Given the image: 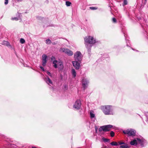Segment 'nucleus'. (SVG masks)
I'll list each match as a JSON object with an SVG mask.
<instances>
[{
	"label": "nucleus",
	"mask_w": 148,
	"mask_h": 148,
	"mask_svg": "<svg viewBox=\"0 0 148 148\" xmlns=\"http://www.w3.org/2000/svg\"><path fill=\"white\" fill-rule=\"evenodd\" d=\"M43 27H45V26H43Z\"/></svg>",
	"instance_id": "46"
},
{
	"label": "nucleus",
	"mask_w": 148,
	"mask_h": 148,
	"mask_svg": "<svg viewBox=\"0 0 148 148\" xmlns=\"http://www.w3.org/2000/svg\"><path fill=\"white\" fill-rule=\"evenodd\" d=\"M110 145L113 146H117L119 145L118 143H117L116 142H112L110 143Z\"/></svg>",
	"instance_id": "21"
},
{
	"label": "nucleus",
	"mask_w": 148,
	"mask_h": 148,
	"mask_svg": "<svg viewBox=\"0 0 148 148\" xmlns=\"http://www.w3.org/2000/svg\"><path fill=\"white\" fill-rule=\"evenodd\" d=\"M82 55L81 53L79 51H77L74 54L75 60L81 62L82 59Z\"/></svg>",
	"instance_id": "7"
},
{
	"label": "nucleus",
	"mask_w": 148,
	"mask_h": 148,
	"mask_svg": "<svg viewBox=\"0 0 148 148\" xmlns=\"http://www.w3.org/2000/svg\"><path fill=\"white\" fill-rule=\"evenodd\" d=\"M145 115L146 118V121L148 123V112H146L145 113Z\"/></svg>",
	"instance_id": "23"
},
{
	"label": "nucleus",
	"mask_w": 148,
	"mask_h": 148,
	"mask_svg": "<svg viewBox=\"0 0 148 148\" xmlns=\"http://www.w3.org/2000/svg\"><path fill=\"white\" fill-rule=\"evenodd\" d=\"M141 119H143V118L142 117H141Z\"/></svg>",
	"instance_id": "44"
},
{
	"label": "nucleus",
	"mask_w": 148,
	"mask_h": 148,
	"mask_svg": "<svg viewBox=\"0 0 148 148\" xmlns=\"http://www.w3.org/2000/svg\"><path fill=\"white\" fill-rule=\"evenodd\" d=\"M72 62L73 66L76 70H78L79 69L81 62L75 60L72 61Z\"/></svg>",
	"instance_id": "10"
},
{
	"label": "nucleus",
	"mask_w": 148,
	"mask_h": 148,
	"mask_svg": "<svg viewBox=\"0 0 148 148\" xmlns=\"http://www.w3.org/2000/svg\"><path fill=\"white\" fill-rule=\"evenodd\" d=\"M15 53L16 55V56L17 57H18V56H17V53H16V51L15 52Z\"/></svg>",
	"instance_id": "39"
},
{
	"label": "nucleus",
	"mask_w": 148,
	"mask_h": 148,
	"mask_svg": "<svg viewBox=\"0 0 148 148\" xmlns=\"http://www.w3.org/2000/svg\"><path fill=\"white\" fill-rule=\"evenodd\" d=\"M55 57L53 56H52L51 57V60H55Z\"/></svg>",
	"instance_id": "37"
},
{
	"label": "nucleus",
	"mask_w": 148,
	"mask_h": 148,
	"mask_svg": "<svg viewBox=\"0 0 148 148\" xmlns=\"http://www.w3.org/2000/svg\"><path fill=\"white\" fill-rule=\"evenodd\" d=\"M113 127V126L109 125H103L99 127V131L100 132L103 131L105 132H108L110 131V129Z\"/></svg>",
	"instance_id": "5"
},
{
	"label": "nucleus",
	"mask_w": 148,
	"mask_h": 148,
	"mask_svg": "<svg viewBox=\"0 0 148 148\" xmlns=\"http://www.w3.org/2000/svg\"><path fill=\"white\" fill-rule=\"evenodd\" d=\"M19 17H14L12 18V20L18 21L19 18Z\"/></svg>",
	"instance_id": "28"
},
{
	"label": "nucleus",
	"mask_w": 148,
	"mask_h": 148,
	"mask_svg": "<svg viewBox=\"0 0 148 148\" xmlns=\"http://www.w3.org/2000/svg\"><path fill=\"white\" fill-rule=\"evenodd\" d=\"M66 49L64 48H61L60 49V51H62L63 52L65 53L66 51Z\"/></svg>",
	"instance_id": "24"
},
{
	"label": "nucleus",
	"mask_w": 148,
	"mask_h": 148,
	"mask_svg": "<svg viewBox=\"0 0 148 148\" xmlns=\"http://www.w3.org/2000/svg\"><path fill=\"white\" fill-rule=\"evenodd\" d=\"M65 53L67 54L69 56H71L73 54V52L71 51L68 49H66Z\"/></svg>",
	"instance_id": "17"
},
{
	"label": "nucleus",
	"mask_w": 148,
	"mask_h": 148,
	"mask_svg": "<svg viewBox=\"0 0 148 148\" xmlns=\"http://www.w3.org/2000/svg\"><path fill=\"white\" fill-rule=\"evenodd\" d=\"M82 86L84 90H85L87 87L88 84L89 83V81L87 78L84 77L82 79Z\"/></svg>",
	"instance_id": "9"
},
{
	"label": "nucleus",
	"mask_w": 148,
	"mask_h": 148,
	"mask_svg": "<svg viewBox=\"0 0 148 148\" xmlns=\"http://www.w3.org/2000/svg\"><path fill=\"white\" fill-rule=\"evenodd\" d=\"M71 73L72 75L74 77H75L76 76V73L75 69H71Z\"/></svg>",
	"instance_id": "18"
},
{
	"label": "nucleus",
	"mask_w": 148,
	"mask_h": 148,
	"mask_svg": "<svg viewBox=\"0 0 148 148\" xmlns=\"http://www.w3.org/2000/svg\"><path fill=\"white\" fill-rule=\"evenodd\" d=\"M85 44L86 47L87 49L88 54L91 53V47L92 45L90 44H92L96 42V40L94 39L93 37L89 36L86 37L84 38Z\"/></svg>",
	"instance_id": "1"
},
{
	"label": "nucleus",
	"mask_w": 148,
	"mask_h": 148,
	"mask_svg": "<svg viewBox=\"0 0 148 148\" xmlns=\"http://www.w3.org/2000/svg\"><path fill=\"white\" fill-rule=\"evenodd\" d=\"M132 50H134V49L133 48H132Z\"/></svg>",
	"instance_id": "45"
},
{
	"label": "nucleus",
	"mask_w": 148,
	"mask_h": 148,
	"mask_svg": "<svg viewBox=\"0 0 148 148\" xmlns=\"http://www.w3.org/2000/svg\"><path fill=\"white\" fill-rule=\"evenodd\" d=\"M46 73L47 74L49 75L50 77H52V75L50 72H49V71H47Z\"/></svg>",
	"instance_id": "31"
},
{
	"label": "nucleus",
	"mask_w": 148,
	"mask_h": 148,
	"mask_svg": "<svg viewBox=\"0 0 148 148\" xmlns=\"http://www.w3.org/2000/svg\"><path fill=\"white\" fill-rule=\"evenodd\" d=\"M102 139L104 142H108L110 141V139L107 138H103Z\"/></svg>",
	"instance_id": "25"
},
{
	"label": "nucleus",
	"mask_w": 148,
	"mask_h": 148,
	"mask_svg": "<svg viewBox=\"0 0 148 148\" xmlns=\"http://www.w3.org/2000/svg\"><path fill=\"white\" fill-rule=\"evenodd\" d=\"M51 87L52 89L53 88L52 86H51Z\"/></svg>",
	"instance_id": "43"
},
{
	"label": "nucleus",
	"mask_w": 148,
	"mask_h": 148,
	"mask_svg": "<svg viewBox=\"0 0 148 148\" xmlns=\"http://www.w3.org/2000/svg\"><path fill=\"white\" fill-rule=\"evenodd\" d=\"M90 8L91 10H97V8L93 7H90Z\"/></svg>",
	"instance_id": "29"
},
{
	"label": "nucleus",
	"mask_w": 148,
	"mask_h": 148,
	"mask_svg": "<svg viewBox=\"0 0 148 148\" xmlns=\"http://www.w3.org/2000/svg\"><path fill=\"white\" fill-rule=\"evenodd\" d=\"M124 4L125 5H126L127 3V0H124Z\"/></svg>",
	"instance_id": "35"
},
{
	"label": "nucleus",
	"mask_w": 148,
	"mask_h": 148,
	"mask_svg": "<svg viewBox=\"0 0 148 148\" xmlns=\"http://www.w3.org/2000/svg\"><path fill=\"white\" fill-rule=\"evenodd\" d=\"M47 56L45 54H43L42 56V63L43 66H46L47 62Z\"/></svg>",
	"instance_id": "13"
},
{
	"label": "nucleus",
	"mask_w": 148,
	"mask_h": 148,
	"mask_svg": "<svg viewBox=\"0 0 148 148\" xmlns=\"http://www.w3.org/2000/svg\"><path fill=\"white\" fill-rule=\"evenodd\" d=\"M122 32L123 33V34H124V36L125 38V40H126V42H127V47H130L129 45L128 44V42L129 43L130 42V41L128 40H126V35H125V32H123V29H122Z\"/></svg>",
	"instance_id": "20"
},
{
	"label": "nucleus",
	"mask_w": 148,
	"mask_h": 148,
	"mask_svg": "<svg viewBox=\"0 0 148 148\" xmlns=\"http://www.w3.org/2000/svg\"><path fill=\"white\" fill-rule=\"evenodd\" d=\"M24 65V66H27V64L26 65V66L25 65Z\"/></svg>",
	"instance_id": "42"
},
{
	"label": "nucleus",
	"mask_w": 148,
	"mask_h": 148,
	"mask_svg": "<svg viewBox=\"0 0 148 148\" xmlns=\"http://www.w3.org/2000/svg\"><path fill=\"white\" fill-rule=\"evenodd\" d=\"M118 143L119 145H121L119 147V148H129L130 147V145L126 143L119 142H118Z\"/></svg>",
	"instance_id": "12"
},
{
	"label": "nucleus",
	"mask_w": 148,
	"mask_h": 148,
	"mask_svg": "<svg viewBox=\"0 0 148 148\" xmlns=\"http://www.w3.org/2000/svg\"><path fill=\"white\" fill-rule=\"evenodd\" d=\"M110 135L111 137H113L114 136V133L113 131H111L110 133Z\"/></svg>",
	"instance_id": "30"
},
{
	"label": "nucleus",
	"mask_w": 148,
	"mask_h": 148,
	"mask_svg": "<svg viewBox=\"0 0 148 148\" xmlns=\"http://www.w3.org/2000/svg\"><path fill=\"white\" fill-rule=\"evenodd\" d=\"M137 145L138 144L140 145L142 147H144L146 145V140L143 138H137Z\"/></svg>",
	"instance_id": "8"
},
{
	"label": "nucleus",
	"mask_w": 148,
	"mask_h": 148,
	"mask_svg": "<svg viewBox=\"0 0 148 148\" xmlns=\"http://www.w3.org/2000/svg\"><path fill=\"white\" fill-rule=\"evenodd\" d=\"M45 42L47 44H49L51 43V42L49 39H48L46 40Z\"/></svg>",
	"instance_id": "22"
},
{
	"label": "nucleus",
	"mask_w": 148,
	"mask_h": 148,
	"mask_svg": "<svg viewBox=\"0 0 148 148\" xmlns=\"http://www.w3.org/2000/svg\"><path fill=\"white\" fill-rule=\"evenodd\" d=\"M37 18L38 19L40 20H43V19H45V18H44L43 17H42L40 16L37 17Z\"/></svg>",
	"instance_id": "32"
},
{
	"label": "nucleus",
	"mask_w": 148,
	"mask_h": 148,
	"mask_svg": "<svg viewBox=\"0 0 148 148\" xmlns=\"http://www.w3.org/2000/svg\"><path fill=\"white\" fill-rule=\"evenodd\" d=\"M97 128L96 127H95V132L96 133H97Z\"/></svg>",
	"instance_id": "38"
},
{
	"label": "nucleus",
	"mask_w": 148,
	"mask_h": 148,
	"mask_svg": "<svg viewBox=\"0 0 148 148\" xmlns=\"http://www.w3.org/2000/svg\"><path fill=\"white\" fill-rule=\"evenodd\" d=\"M81 101L79 99H77L75 101L73 108L76 110H79L81 108Z\"/></svg>",
	"instance_id": "6"
},
{
	"label": "nucleus",
	"mask_w": 148,
	"mask_h": 148,
	"mask_svg": "<svg viewBox=\"0 0 148 148\" xmlns=\"http://www.w3.org/2000/svg\"><path fill=\"white\" fill-rule=\"evenodd\" d=\"M5 148H20L15 145L9 142L5 144Z\"/></svg>",
	"instance_id": "11"
},
{
	"label": "nucleus",
	"mask_w": 148,
	"mask_h": 148,
	"mask_svg": "<svg viewBox=\"0 0 148 148\" xmlns=\"http://www.w3.org/2000/svg\"><path fill=\"white\" fill-rule=\"evenodd\" d=\"M71 4V3L69 1H66V4L67 6H70Z\"/></svg>",
	"instance_id": "26"
},
{
	"label": "nucleus",
	"mask_w": 148,
	"mask_h": 148,
	"mask_svg": "<svg viewBox=\"0 0 148 148\" xmlns=\"http://www.w3.org/2000/svg\"><path fill=\"white\" fill-rule=\"evenodd\" d=\"M22 60V61H23V60Z\"/></svg>",
	"instance_id": "47"
},
{
	"label": "nucleus",
	"mask_w": 148,
	"mask_h": 148,
	"mask_svg": "<svg viewBox=\"0 0 148 148\" xmlns=\"http://www.w3.org/2000/svg\"><path fill=\"white\" fill-rule=\"evenodd\" d=\"M90 118L91 119H92L93 118H94L95 120H94V121L96 119V118L94 112L92 110L90 112Z\"/></svg>",
	"instance_id": "16"
},
{
	"label": "nucleus",
	"mask_w": 148,
	"mask_h": 148,
	"mask_svg": "<svg viewBox=\"0 0 148 148\" xmlns=\"http://www.w3.org/2000/svg\"><path fill=\"white\" fill-rule=\"evenodd\" d=\"M56 43H55V42H53V43H52V44L53 45H55L56 44Z\"/></svg>",
	"instance_id": "40"
},
{
	"label": "nucleus",
	"mask_w": 148,
	"mask_h": 148,
	"mask_svg": "<svg viewBox=\"0 0 148 148\" xmlns=\"http://www.w3.org/2000/svg\"><path fill=\"white\" fill-rule=\"evenodd\" d=\"M20 42L22 44H24L25 42V41L24 39L21 38L20 40Z\"/></svg>",
	"instance_id": "27"
},
{
	"label": "nucleus",
	"mask_w": 148,
	"mask_h": 148,
	"mask_svg": "<svg viewBox=\"0 0 148 148\" xmlns=\"http://www.w3.org/2000/svg\"><path fill=\"white\" fill-rule=\"evenodd\" d=\"M53 63L54 64L53 66L56 69L58 67L59 71L63 70L64 66L62 62L61 61L54 60L53 61Z\"/></svg>",
	"instance_id": "3"
},
{
	"label": "nucleus",
	"mask_w": 148,
	"mask_h": 148,
	"mask_svg": "<svg viewBox=\"0 0 148 148\" xmlns=\"http://www.w3.org/2000/svg\"><path fill=\"white\" fill-rule=\"evenodd\" d=\"M2 44L7 46H10V43L8 41L5 40H4L2 42Z\"/></svg>",
	"instance_id": "19"
},
{
	"label": "nucleus",
	"mask_w": 148,
	"mask_h": 148,
	"mask_svg": "<svg viewBox=\"0 0 148 148\" xmlns=\"http://www.w3.org/2000/svg\"><path fill=\"white\" fill-rule=\"evenodd\" d=\"M44 80L49 85L50 84H52V81L48 76H47V77L45 78Z\"/></svg>",
	"instance_id": "14"
},
{
	"label": "nucleus",
	"mask_w": 148,
	"mask_h": 148,
	"mask_svg": "<svg viewBox=\"0 0 148 148\" xmlns=\"http://www.w3.org/2000/svg\"><path fill=\"white\" fill-rule=\"evenodd\" d=\"M40 69L42 70V71H45V70L44 68L42 67V66H40Z\"/></svg>",
	"instance_id": "36"
},
{
	"label": "nucleus",
	"mask_w": 148,
	"mask_h": 148,
	"mask_svg": "<svg viewBox=\"0 0 148 148\" xmlns=\"http://www.w3.org/2000/svg\"><path fill=\"white\" fill-rule=\"evenodd\" d=\"M21 62H22V61H21Z\"/></svg>",
	"instance_id": "48"
},
{
	"label": "nucleus",
	"mask_w": 148,
	"mask_h": 148,
	"mask_svg": "<svg viewBox=\"0 0 148 148\" xmlns=\"http://www.w3.org/2000/svg\"><path fill=\"white\" fill-rule=\"evenodd\" d=\"M123 132L124 134L127 135L128 136H134L136 134V131L134 129H130L123 130Z\"/></svg>",
	"instance_id": "4"
},
{
	"label": "nucleus",
	"mask_w": 148,
	"mask_h": 148,
	"mask_svg": "<svg viewBox=\"0 0 148 148\" xmlns=\"http://www.w3.org/2000/svg\"><path fill=\"white\" fill-rule=\"evenodd\" d=\"M137 138H135L130 142V144L132 145L136 146L137 145Z\"/></svg>",
	"instance_id": "15"
},
{
	"label": "nucleus",
	"mask_w": 148,
	"mask_h": 148,
	"mask_svg": "<svg viewBox=\"0 0 148 148\" xmlns=\"http://www.w3.org/2000/svg\"><path fill=\"white\" fill-rule=\"evenodd\" d=\"M101 109L105 114L113 115L112 106H101Z\"/></svg>",
	"instance_id": "2"
},
{
	"label": "nucleus",
	"mask_w": 148,
	"mask_h": 148,
	"mask_svg": "<svg viewBox=\"0 0 148 148\" xmlns=\"http://www.w3.org/2000/svg\"><path fill=\"white\" fill-rule=\"evenodd\" d=\"M32 148H36V147H32Z\"/></svg>",
	"instance_id": "41"
},
{
	"label": "nucleus",
	"mask_w": 148,
	"mask_h": 148,
	"mask_svg": "<svg viewBox=\"0 0 148 148\" xmlns=\"http://www.w3.org/2000/svg\"><path fill=\"white\" fill-rule=\"evenodd\" d=\"M8 3V0H5L4 4L5 5H7Z\"/></svg>",
	"instance_id": "33"
},
{
	"label": "nucleus",
	"mask_w": 148,
	"mask_h": 148,
	"mask_svg": "<svg viewBox=\"0 0 148 148\" xmlns=\"http://www.w3.org/2000/svg\"><path fill=\"white\" fill-rule=\"evenodd\" d=\"M112 21L114 23H116V19L114 18H112Z\"/></svg>",
	"instance_id": "34"
}]
</instances>
